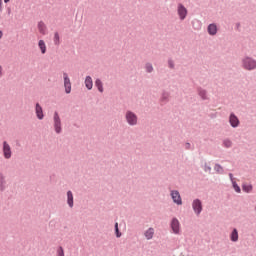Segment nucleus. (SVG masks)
I'll list each match as a JSON object with an SVG mask.
<instances>
[{
    "label": "nucleus",
    "instance_id": "1",
    "mask_svg": "<svg viewBox=\"0 0 256 256\" xmlns=\"http://www.w3.org/2000/svg\"><path fill=\"white\" fill-rule=\"evenodd\" d=\"M243 67L244 69L251 71L252 69L256 68V61L251 58H245L243 60Z\"/></svg>",
    "mask_w": 256,
    "mask_h": 256
},
{
    "label": "nucleus",
    "instance_id": "2",
    "mask_svg": "<svg viewBox=\"0 0 256 256\" xmlns=\"http://www.w3.org/2000/svg\"><path fill=\"white\" fill-rule=\"evenodd\" d=\"M53 121H54V129L56 133H61V117H59V113L55 112L54 113V117H53Z\"/></svg>",
    "mask_w": 256,
    "mask_h": 256
},
{
    "label": "nucleus",
    "instance_id": "3",
    "mask_svg": "<svg viewBox=\"0 0 256 256\" xmlns=\"http://www.w3.org/2000/svg\"><path fill=\"white\" fill-rule=\"evenodd\" d=\"M125 117L129 125H137V115H135V113L127 111Z\"/></svg>",
    "mask_w": 256,
    "mask_h": 256
},
{
    "label": "nucleus",
    "instance_id": "4",
    "mask_svg": "<svg viewBox=\"0 0 256 256\" xmlns=\"http://www.w3.org/2000/svg\"><path fill=\"white\" fill-rule=\"evenodd\" d=\"M192 207H193L196 215H200L201 211H203V204L201 203V200H199V199H196L193 201Z\"/></svg>",
    "mask_w": 256,
    "mask_h": 256
},
{
    "label": "nucleus",
    "instance_id": "5",
    "mask_svg": "<svg viewBox=\"0 0 256 256\" xmlns=\"http://www.w3.org/2000/svg\"><path fill=\"white\" fill-rule=\"evenodd\" d=\"M63 79H64L65 93L69 94L71 93V80L69 79V75H67V73H63Z\"/></svg>",
    "mask_w": 256,
    "mask_h": 256
},
{
    "label": "nucleus",
    "instance_id": "6",
    "mask_svg": "<svg viewBox=\"0 0 256 256\" xmlns=\"http://www.w3.org/2000/svg\"><path fill=\"white\" fill-rule=\"evenodd\" d=\"M171 197L176 205H183V201L181 200V194H179V191H172Z\"/></svg>",
    "mask_w": 256,
    "mask_h": 256
},
{
    "label": "nucleus",
    "instance_id": "7",
    "mask_svg": "<svg viewBox=\"0 0 256 256\" xmlns=\"http://www.w3.org/2000/svg\"><path fill=\"white\" fill-rule=\"evenodd\" d=\"M178 15L181 21H183L185 17H187V8H185V6H183L182 4L178 5Z\"/></svg>",
    "mask_w": 256,
    "mask_h": 256
},
{
    "label": "nucleus",
    "instance_id": "8",
    "mask_svg": "<svg viewBox=\"0 0 256 256\" xmlns=\"http://www.w3.org/2000/svg\"><path fill=\"white\" fill-rule=\"evenodd\" d=\"M3 154L5 159H11V146L7 142L3 143Z\"/></svg>",
    "mask_w": 256,
    "mask_h": 256
},
{
    "label": "nucleus",
    "instance_id": "9",
    "mask_svg": "<svg viewBox=\"0 0 256 256\" xmlns=\"http://www.w3.org/2000/svg\"><path fill=\"white\" fill-rule=\"evenodd\" d=\"M171 229L173 233H175L176 235H179L180 224H179V220H177L176 218H174L171 222Z\"/></svg>",
    "mask_w": 256,
    "mask_h": 256
},
{
    "label": "nucleus",
    "instance_id": "10",
    "mask_svg": "<svg viewBox=\"0 0 256 256\" xmlns=\"http://www.w3.org/2000/svg\"><path fill=\"white\" fill-rule=\"evenodd\" d=\"M229 121L232 127H239V118L235 114L230 115Z\"/></svg>",
    "mask_w": 256,
    "mask_h": 256
},
{
    "label": "nucleus",
    "instance_id": "11",
    "mask_svg": "<svg viewBox=\"0 0 256 256\" xmlns=\"http://www.w3.org/2000/svg\"><path fill=\"white\" fill-rule=\"evenodd\" d=\"M38 47H39L42 55H45V53H47V45L45 44V41L39 40Z\"/></svg>",
    "mask_w": 256,
    "mask_h": 256
},
{
    "label": "nucleus",
    "instance_id": "12",
    "mask_svg": "<svg viewBox=\"0 0 256 256\" xmlns=\"http://www.w3.org/2000/svg\"><path fill=\"white\" fill-rule=\"evenodd\" d=\"M38 31L42 35H45L47 33V26L45 25L44 22H39L38 23Z\"/></svg>",
    "mask_w": 256,
    "mask_h": 256
},
{
    "label": "nucleus",
    "instance_id": "13",
    "mask_svg": "<svg viewBox=\"0 0 256 256\" xmlns=\"http://www.w3.org/2000/svg\"><path fill=\"white\" fill-rule=\"evenodd\" d=\"M85 87H87L89 89V91H91V89H93V78H91V76L86 77Z\"/></svg>",
    "mask_w": 256,
    "mask_h": 256
},
{
    "label": "nucleus",
    "instance_id": "14",
    "mask_svg": "<svg viewBox=\"0 0 256 256\" xmlns=\"http://www.w3.org/2000/svg\"><path fill=\"white\" fill-rule=\"evenodd\" d=\"M144 235H145L146 239H148V240L153 239V235H155V229L149 228L148 230H146L144 232Z\"/></svg>",
    "mask_w": 256,
    "mask_h": 256
},
{
    "label": "nucleus",
    "instance_id": "15",
    "mask_svg": "<svg viewBox=\"0 0 256 256\" xmlns=\"http://www.w3.org/2000/svg\"><path fill=\"white\" fill-rule=\"evenodd\" d=\"M208 33H209V35H217V25L210 24L208 26Z\"/></svg>",
    "mask_w": 256,
    "mask_h": 256
},
{
    "label": "nucleus",
    "instance_id": "16",
    "mask_svg": "<svg viewBox=\"0 0 256 256\" xmlns=\"http://www.w3.org/2000/svg\"><path fill=\"white\" fill-rule=\"evenodd\" d=\"M36 115H37L38 119H43V117H44L43 108L39 104H36Z\"/></svg>",
    "mask_w": 256,
    "mask_h": 256
},
{
    "label": "nucleus",
    "instance_id": "17",
    "mask_svg": "<svg viewBox=\"0 0 256 256\" xmlns=\"http://www.w3.org/2000/svg\"><path fill=\"white\" fill-rule=\"evenodd\" d=\"M230 239L233 242L239 241V233L237 232V229H234L230 235Z\"/></svg>",
    "mask_w": 256,
    "mask_h": 256
},
{
    "label": "nucleus",
    "instance_id": "18",
    "mask_svg": "<svg viewBox=\"0 0 256 256\" xmlns=\"http://www.w3.org/2000/svg\"><path fill=\"white\" fill-rule=\"evenodd\" d=\"M67 198H68L67 203H68L69 207H73V192L68 191Z\"/></svg>",
    "mask_w": 256,
    "mask_h": 256
},
{
    "label": "nucleus",
    "instance_id": "19",
    "mask_svg": "<svg viewBox=\"0 0 256 256\" xmlns=\"http://www.w3.org/2000/svg\"><path fill=\"white\" fill-rule=\"evenodd\" d=\"M242 189L245 193H251V191H253V186H251V184H243Z\"/></svg>",
    "mask_w": 256,
    "mask_h": 256
},
{
    "label": "nucleus",
    "instance_id": "20",
    "mask_svg": "<svg viewBox=\"0 0 256 256\" xmlns=\"http://www.w3.org/2000/svg\"><path fill=\"white\" fill-rule=\"evenodd\" d=\"M95 85H96L98 91H100V93H103V82H101L100 79H97L95 81Z\"/></svg>",
    "mask_w": 256,
    "mask_h": 256
},
{
    "label": "nucleus",
    "instance_id": "21",
    "mask_svg": "<svg viewBox=\"0 0 256 256\" xmlns=\"http://www.w3.org/2000/svg\"><path fill=\"white\" fill-rule=\"evenodd\" d=\"M232 185L236 193H241V188L239 187V185H237V182L232 181Z\"/></svg>",
    "mask_w": 256,
    "mask_h": 256
},
{
    "label": "nucleus",
    "instance_id": "22",
    "mask_svg": "<svg viewBox=\"0 0 256 256\" xmlns=\"http://www.w3.org/2000/svg\"><path fill=\"white\" fill-rule=\"evenodd\" d=\"M199 95L201 96L202 99H207V91L200 89Z\"/></svg>",
    "mask_w": 256,
    "mask_h": 256
},
{
    "label": "nucleus",
    "instance_id": "23",
    "mask_svg": "<svg viewBox=\"0 0 256 256\" xmlns=\"http://www.w3.org/2000/svg\"><path fill=\"white\" fill-rule=\"evenodd\" d=\"M223 144H224V147H226L227 149H229V147L233 145V143L229 139L224 140Z\"/></svg>",
    "mask_w": 256,
    "mask_h": 256
},
{
    "label": "nucleus",
    "instance_id": "24",
    "mask_svg": "<svg viewBox=\"0 0 256 256\" xmlns=\"http://www.w3.org/2000/svg\"><path fill=\"white\" fill-rule=\"evenodd\" d=\"M115 233L116 237H121V232H119V223H115Z\"/></svg>",
    "mask_w": 256,
    "mask_h": 256
},
{
    "label": "nucleus",
    "instance_id": "25",
    "mask_svg": "<svg viewBox=\"0 0 256 256\" xmlns=\"http://www.w3.org/2000/svg\"><path fill=\"white\" fill-rule=\"evenodd\" d=\"M146 71H147V73H152L153 65H151L150 63H147L146 64Z\"/></svg>",
    "mask_w": 256,
    "mask_h": 256
},
{
    "label": "nucleus",
    "instance_id": "26",
    "mask_svg": "<svg viewBox=\"0 0 256 256\" xmlns=\"http://www.w3.org/2000/svg\"><path fill=\"white\" fill-rule=\"evenodd\" d=\"M54 43L55 45H59V33H55L54 34Z\"/></svg>",
    "mask_w": 256,
    "mask_h": 256
},
{
    "label": "nucleus",
    "instance_id": "27",
    "mask_svg": "<svg viewBox=\"0 0 256 256\" xmlns=\"http://www.w3.org/2000/svg\"><path fill=\"white\" fill-rule=\"evenodd\" d=\"M215 171H217L218 173H223V167H221V165H216Z\"/></svg>",
    "mask_w": 256,
    "mask_h": 256
},
{
    "label": "nucleus",
    "instance_id": "28",
    "mask_svg": "<svg viewBox=\"0 0 256 256\" xmlns=\"http://www.w3.org/2000/svg\"><path fill=\"white\" fill-rule=\"evenodd\" d=\"M58 256H65V253L63 252V248L60 247L58 250Z\"/></svg>",
    "mask_w": 256,
    "mask_h": 256
},
{
    "label": "nucleus",
    "instance_id": "29",
    "mask_svg": "<svg viewBox=\"0 0 256 256\" xmlns=\"http://www.w3.org/2000/svg\"><path fill=\"white\" fill-rule=\"evenodd\" d=\"M0 13H3V0H0Z\"/></svg>",
    "mask_w": 256,
    "mask_h": 256
},
{
    "label": "nucleus",
    "instance_id": "30",
    "mask_svg": "<svg viewBox=\"0 0 256 256\" xmlns=\"http://www.w3.org/2000/svg\"><path fill=\"white\" fill-rule=\"evenodd\" d=\"M168 65H169V67H170L171 69H173L174 64H173L172 60H169V61H168Z\"/></svg>",
    "mask_w": 256,
    "mask_h": 256
},
{
    "label": "nucleus",
    "instance_id": "31",
    "mask_svg": "<svg viewBox=\"0 0 256 256\" xmlns=\"http://www.w3.org/2000/svg\"><path fill=\"white\" fill-rule=\"evenodd\" d=\"M0 77H3V67L0 65Z\"/></svg>",
    "mask_w": 256,
    "mask_h": 256
},
{
    "label": "nucleus",
    "instance_id": "32",
    "mask_svg": "<svg viewBox=\"0 0 256 256\" xmlns=\"http://www.w3.org/2000/svg\"><path fill=\"white\" fill-rule=\"evenodd\" d=\"M0 39H3V31H0Z\"/></svg>",
    "mask_w": 256,
    "mask_h": 256
},
{
    "label": "nucleus",
    "instance_id": "33",
    "mask_svg": "<svg viewBox=\"0 0 256 256\" xmlns=\"http://www.w3.org/2000/svg\"><path fill=\"white\" fill-rule=\"evenodd\" d=\"M231 181L233 182V174H229Z\"/></svg>",
    "mask_w": 256,
    "mask_h": 256
},
{
    "label": "nucleus",
    "instance_id": "34",
    "mask_svg": "<svg viewBox=\"0 0 256 256\" xmlns=\"http://www.w3.org/2000/svg\"><path fill=\"white\" fill-rule=\"evenodd\" d=\"M9 1H11V0H4V3H9Z\"/></svg>",
    "mask_w": 256,
    "mask_h": 256
},
{
    "label": "nucleus",
    "instance_id": "35",
    "mask_svg": "<svg viewBox=\"0 0 256 256\" xmlns=\"http://www.w3.org/2000/svg\"><path fill=\"white\" fill-rule=\"evenodd\" d=\"M187 145V147H189L190 146V144H186Z\"/></svg>",
    "mask_w": 256,
    "mask_h": 256
}]
</instances>
